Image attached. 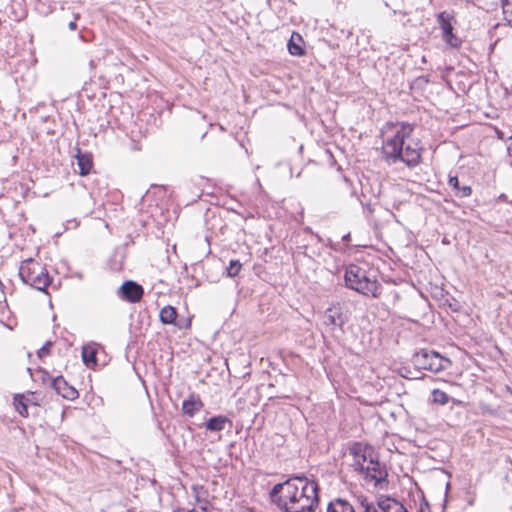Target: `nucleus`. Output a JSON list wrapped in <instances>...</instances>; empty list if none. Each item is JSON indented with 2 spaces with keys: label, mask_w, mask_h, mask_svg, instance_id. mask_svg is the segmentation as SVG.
I'll use <instances>...</instances> for the list:
<instances>
[{
  "label": "nucleus",
  "mask_w": 512,
  "mask_h": 512,
  "mask_svg": "<svg viewBox=\"0 0 512 512\" xmlns=\"http://www.w3.org/2000/svg\"><path fill=\"white\" fill-rule=\"evenodd\" d=\"M364 511L365 512H379V510L372 504L364 505Z\"/></svg>",
  "instance_id": "29"
},
{
  "label": "nucleus",
  "mask_w": 512,
  "mask_h": 512,
  "mask_svg": "<svg viewBox=\"0 0 512 512\" xmlns=\"http://www.w3.org/2000/svg\"><path fill=\"white\" fill-rule=\"evenodd\" d=\"M360 473L364 474L366 479L374 481L375 486L386 482L388 477L385 465H382L376 457L371 458L364 466V472Z\"/></svg>",
  "instance_id": "8"
},
{
  "label": "nucleus",
  "mask_w": 512,
  "mask_h": 512,
  "mask_svg": "<svg viewBox=\"0 0 512 512\" xmlns=\"http://www.w3.org/2000/svg\"><path fill=\"white\" fill-rule=\"evenodd\" d=\"M411 361L417 369L427 370L433 373L444 371L452 364L449 358L430 349H420L416 351Z\"/></svg>",
  "instance_id": "5"
},
{
  "label": "nucleus",
  "mask_w": 512,
  "mask_h": 512,
  "mask_svg": "<svg viewBox=\"0 0 512 512\" xmlns=\"http://www.w3.org/2000/svg\"><path fill=\"white\" fill-rule=\"evenodd\" d=\"M498 200H499V201H508V200H507V195H506V194H501V195L498 197Z\"/></svg>",
  "instance_id": "32"
},
{
  "label": "nucleus",
  "mask_w": 512,
  "mask_h": 512,
  "mask_svg": "<svg viewBox=\"0 0 512 512\" xmlns=\"http://www.w3.org/2000/svg\"><path fill=\"white\" fill-rule=\"evenodd\" d=\"M82 359L87 366L95 365L97 363L96 351L92 348L84 347L82 350Z\"/></svg>",
  "instance_id": "20"
},
{
  "label": "nucleus",
  "mask_w": 512,
  "mask_h": 512,
  "mask_svg": "<svg viewBox=\"0 0 512 512\" xmlns=\"http://www.w3.org/2000/svg\"><path fill=\"white\" fill-rule=\"evenodd\" d=\"M448 185L453 188L454 196L457 198H467L472 194L471 186L461 184L457 176H449Z\"/></svg>",
  "instance_id": "13"
},
{
  "label": "nucleus",
  "mask_w": 512,
  "mask_h": 512,
  "mask_svg": "<svg viewBox=\"0 0 512 512\" xmlns=\"http://www.w3.org/2000/svg\"><path fill=\"white\" fill-rule=\"evenodd\" d=\"M93 65H94V61H93V60H91V61H90V66H91V67H93Z\"/></svg>",
  "instance_id": "34"
},
{
  "label": "nucleus",
  "mask_w": 512,
  "mask_h": 512,
  "mask_svg": "<svg viewBox=\"0 0 512 512\" xmlns=\"http://www.w3.org/2000/svg\"><path fill=\"white\" fill-rule=\"evenodd\" d=\"M349 452L353 456L352 466L358 472H364V466L371 458L375 457L372 447L360 442L354 443L350 447Z\"/></svg>",
  "instance_id": "7"
},
{
  "label": "nucleus",
  "mask_w": 512,
  "mask_h": 512,
  "mask_svg": "<svg viewBox=\"0 0 512 512\" xmlns=\"http://www.w3.org/2000/svg\"><path fill=\"white\" fill-rule=\"evenodd\" d=\"M344 281L346 287L364 296L378 298L381 295V284L375 279H370L366 271L357 265H350L346 268Z\"/></svg>",
  "instance_id": "3"
},
{
  "label": "nucleus",
  "mask_w": 512,
  "mask_h": 512,
  "mask_svg": "<svg viewBox=\"0 0 512 512\" xmlns=\"http://www.w3.org/2000/svg\"><path fill=\"white\" fill-rule=\"evenodd\" d=\"M436 20L441 29L442 39L444 42L451 48L460 47L462 41L453 33V22H455L454 16L451 13L442 11L436 16Z\"/></svg>",
  "instance_id": "6"
},
{
  "label": "nucleus",
  "mask_w": 512,
  "mask_h": 512,
  "mask_svg": "<svg viewBox=\"0 0 512 512\" xmlns=\"http://www.w3.org/2000/svg\"><path fill=\"white\" fill-rule=\"evenodd\" d=\"M324 324L334 329L338 327L342 329L345 324V318L343 316V308L340 303H334L328 307L324 312Z\"/></svg>",
  "instance_id": "10"
},
{
  "label": "nucleus",
  "mask_w": 512,
  "mask_h": 512,
  "mask_svg": "<svg viewBox=\"0 0 512 512\" xmlns=\"http://www.w3.org/2000/svg\"><path fill=\"white\" fill-rule=\"evenodd\" d=\"M76 159L79 168V174L81 176L88 175L93 167L91 154L82 153L80 149H77Z\"/></svg>",
  "instance_id": "14"
},
{
  "label": "nucleus",
  "mask_w": 512,
  "mask_h": 512,
  "mask_svg": "<svg viewBox=\"0 0 512 512\" xmlns=\"http://www.w3.org/2000/svg\"><path fill=\"white\" fill-rule=\"evenodd\" d=\"M419 512H430L429 503L424 497L420 503Z\"/></svg>",
  "instance_id": "26"
},
{
  "label": "nucleus",
  "mask_w": 512,
  "mask_h": 512,
  "mask_svg": "<svg viewBox=\"0 0 512 512\" xmlns=\"http://www.w3.org/2000/svg\"><path fill=\"white\" fill-rule=\"evenodd\" d=\"M350 238H351V234H350V233H347V234H345V235L342 237V241H343V242H345V243H347V242H349Z\"/></svg>",
  "instance_id": "31"
},
{
  "label": "nucleus",
  "mask_w": 512,
  "mask_h": 512,
  "mask_svg": "<svg viewBox=\"0 0 512 512\" xmlns=\"http://www.w3.org/2000/svg\"><path fill=\"white\" fill-rule=\"evenodd\" d=\"M52 343L50 341L46 342L38 351L37 355L39 358H42L49 354Z\"/></svg>",
  "instance_id": "25"
},
{
  "label": "nucleus",
  "mask_w": 512,
  "mask_h": 512,
  "mask_svg": "<svg viewBox=\"0 0 512 512\" xmlns=\"http://www.w3.org/2000/svg\"><path fill=\"white\" fill-rule=\"evenodd\" d=\"M507 153L509 157V165L512 167V135L509 137V144L507 146Z\"/></svg>",
  "instance_id": "27"
},
{
  "label": "nucleus",
  "mask_w": 512,
  "mask_h": 512,
  "mask_svg": "<svg viewBox=\"0 0 512 512\" xmlns=\"http://www.w3.org/2000/svg\"><path fill=\"white\" fill-rule=\"evenodd\" d=\"M450 400L449 395L440 390V389H434L432 391V401L439 405H446Z\"/></svg>",
  "instance_id": "21"
},
{
  "label": "nucleus",
  "mask_w": 512,
  "mask_h": 512,
  "mask_svg": "<svg viewBox=\"0 0 512 512\" xmlns=\"http://www.w3.org/2000/svg\"><path fill=\"white\" fill-rule=\"evenodd\" d=\"M226 424L231 425V420L224 415H218L207 420L205 428L209 431L220 432L225 429Z\"/></svg>",
  "instance_id": "16"
},
{
  "label": "nucleus",
  "mask_w": 512,
  "mask_h": 512,
  "mask_svg": "<svg viewBox=\"0 0 512 512\" xmlns=\"http://www.w3.org/2000/svg\"><path fill=\"white\" fill-rule=\"evenodd\" d=\"M242 264L239 260H231L229 262V266L227 267V276L230 278L236 277L241 271Z\"/></svg>",
  "instance_id": "22"
},
{
  "label": "nucleus",
  "mask_w": 512,
  "mask_h": 512,
  "mask_svg": "<svg viewBox=\"0 0 512 512\" xmlns=\"http://www.w3.org/2000/svg\"><path fill=\"white\" fill-rule=\"evenodd\" d=\"M270 498L282 512H314L318 506V485L305 476H292L273 486Z\"/></svg>",
  "instance_id": "1"
},
{
  "label": "nucleus",
  "mask_w": 512,
  "mask_h": 512,
  "mask_svg": "<svg viewBox=\"0 0 512 512\" xmlns=\"http://www.w3.org/2000/svg\"><path fill=\"white\" fill-rule=\"evenodd\" d=\"M203 408V403L199 398L195 396H190L188 399L184 400L182 403V411L185 415L190 417L194 416L197 412H199Z\"/></svg>",
  "instance_id": "17"
},
{
  "label": "nucleus",
  "mask_w": 512,
  "mask_h": 512,
  "mask_svg": "<svg viewBox=\"0 0 512 512\" xmlns=\"http://www.w3.org/2000/svg\"><path fill=\"white\" fill-rule=\"evenodd\" d=\"M414 126L406 122L389 124L382 142L383 159L389 165L403 162L409 168L421 162L422 147L412 138Z\"/></svg>",
  "instance_id": "2"
},
{
  "label": "nucleus",
  "mask_w": 512,
  "mask_h": 512,
  "mask_svg": "<svg viewBox=\"0 0 512 512\" xmlns=\"http://www.w3.org/2000/svg\"><path fill=\"white\" fill-rule=\"evenodd\" d=\"M159 318L160 321L165 325L175 324L177 311L173 306L167 305L161 309Z\"/></svg>",
  "instance_id": "19"
},
{
  "label": "nucleus",
  "mask_w": 512,
  "mask_h": 512,
  "mask_svg": "<svg viewBox=\"0 0 512 512\" xmlns=\"http://www.w3.org/2000/svg\"><path fill=\"white\" fill-rule=\"evenodd\" d=\"M79 18L78 15L75 16V20L71 21L69 24H68V27L70 30H76L77 29V23H76V20Z\"/></svg>",
  "instance_id": "30"
},
{
  "label": "nucleus",
  "mask_w": 512,
  "mask_h": 512,
  "mask_svg": "<svg viewBox=\"0 0 512 512\" xmlns=\"http://www.w3.org/2000/svg\"><path fill=\"white\" fill-rule=\"evenodd\" d=\"M192 489L196 493V501L199 502V503L203 502L202 497H201L200 492H199V490H203V488L202 487L193 486Z\"/></svg>",
  "instance_id": "28"
},
{
  "label": "nucleus",
  "mask_w": 512,
  "mask_h": 512,
  "mask_svg": "<svg viewBox=\"0 0 512 512\" xmlns=\"http://www.w3.org/2000/svg\"><path fill=\"white\" fill-rule=\"evenodd\" d=\"M51 386L65 399L74 400L79 396L78 391L69 385L63 376L54 378L51 382Z\"/></svg>",
  "instance_id": "12"
},
{
  "label": "nucleus",
  "mask_w": 512,
  "mask_h": 512,
  "mask_svg": "<svg viewBox=\"0 0 512 512\" xmlns=\"http://www.w3.org/2000/svg\"><path fill=\"white\" fill-rule=\"evenodd\" d=\"M327 512H355V510L348 501L336 499L328 504Z\"/></svg>",
  "instance_id": "18"
},
{
  "label": "nucleus",
  "mask_w": 512,
  "mask_h": 512,
  "mask_svg": "<svg viewBox=\"0 0 512 512\" xmlns=\"http://www.w3.org/2000/svg\"><path fill=\"white\" fill-rule=\"evenodd\" d=\"M14 406L16 411L22 417H28V407L39 406L38 397L34 392H28L27 394H17L14 396Z\"/></svg>",
  "instance_id": "11"
},
{
  "label": "nucleus",
  "mask_w": 512,
  "mask_h": 512,
  "mask_svg": "<svg viewBox=\"0 0 512 512\" xmlns=\"http://www.w3.org/2000/svg\"><path fill=\"white\" fill-rule=\"evenodd\" d=\"M19 276L25 284L39 291H45L51 283V278L45 266L32 258H28L21 263Z\"/></svg>",
  "instance_id": "4"
},
{
  "label": "nucleus",
  "mask_w": 512,
  "mask_h": 512,
  "mask_svg": "<svg viewBox=\"0 0 512 512\" xmlns=\"http://www.w3.org/2000/svg\"><path fill=\"white\" fill-rule=\"evenodd\" d=\"M505 20L512 26V0L501 3Z\"/></svg>",
  "instance_id": "23"
},
{
  "label": "nucleus",
  "mask_w": 512,
  "mask_h": 512,
  "mask_svg": "<svg viewBox=\"0 0 512 512\" xmlns=\"http://www.w3.org/2000/svg\"><path fill=\"white\" fill-rule=\"evenodd\" d=\"M143 294V287L132 280L125 281L119 288V296L130 303L139 302Z\"/></svg>",
  "instance_id": "9"
},
{
  "label": "nucleus",
  "mask_w": 512,
  "mask_h": 512,
  "mask_svg": "<svg viewBox=\"0 0 512 512\" xmlns=\"http://www.w3.org/2000/svg\"><path fill=\"white\" fill-rule=\"evenodd\" d=\"M378 508L382 512H408L402 503L390 497L381 499L378 502Z\"/></svg>",
  "instance_id": "15"
},
{
  "label": "nucleus",
  "mask_w": 512,
  "mask_h": 512,
  "mask_svg": "<svg viewBox=\"0 0 512 512\" xmlns=\"http://www.w3.org/2000/svg\"><path fill=\"white\" fill-rule=\"evenodd\" d=\"M288 50H289L290 54H292L294 56H300L303 54V49L301 48V46H299L295 43H292L291 40L288 43Z\"/></svg>",
  "instance_id": "24"
},
{
  "label": "nucleus",
  "mask_w": 512,
  "mask_h": 512,
  "mask_svg": "<svg viewBox=\"0 0 512 512\" xmlns=\"http://www.w3.org/2000/svg\"><path fill=\"white\" fill-rule=\"evenodd\" d=\"M176 512H197L196 510L192 509V510H183V509H179L177 510Z\"/></svg>",
  "instance_id": "33"
}]
</instances>
